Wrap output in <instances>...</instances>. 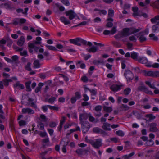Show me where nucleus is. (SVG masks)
I'll return each mask as SVG.
<instances>
[{"label": "nucleus", "instance_id": "nucleus-9", "mask_svg": "<svg viewBox=\"0 0 159 159\" xmlns=\"http://www.w3.org/2000/svg\"><path fill=\"white\" fill-rule=\"evenodd\" d=\"M88 150L82 148L77 149L75 151V152L79 156H81L82 155L84 154L88 155Z\"/></svg>", "mask_w": 159, "mask_h": 159}, {"label": "nucleus", "instance_id": "nucleus-40", "mask_svg": "<svg viewBox=\"0 0 159 159\" xmlns=\"http://www.w3.org/2000/svg\"><path fill=\"white\" fill-rule=\"evenodd\" d=\"M102 129L98 127H95L93 128V131L94 133L100 134Z\"/></svg>", "mask_w": 159, "mask_h": 159}, {"label": "nucleus", "instance_id": "nucleus-19", "mask_svg": "<svg viewBox=\"0 0 159 159\" xmlns=\"http://www.w3.org/2000/svg\"><path fill=\"white\" fill-rule=\"evenodd\" d=\"M14 88H17L20 89H24V85L20 83L19 82H17L14 85Z\"/></svg>", "mask_w": 159, "mask_h": 159}, {"label": "nucleus", "instance_id": "nucleus-50", "mask_svg": "<svg viewBox=\"0 0 159 159\" xmlns=\"http://www.w3.org/2000/svg\"><path fill=\"white\" fill-rule=\"evenodd\" d=\"M120 108H121L122 110L124 111L128 110L129 108V107L128 106L124 104H122L120 107Z\"/></svg>", "mask_w": 159, "mask_h": 159}, {"label": "nucleus", "instance_id": "nucleus-10", "mask_svg": "<svg viewBox=\"0 0 159 159\" xmlns=\"http://www.w3.org/2000/svg\"><path fill=\"white\" fill-rule=\"evenodd\" d=\"M157 123L153 122L149 124V130L151 132H156L158 131V129L157 127Z\"/></svg>", "mask_w": 159, "mask_h": 159}, {"label": "nucleus", "instance_id": "nucleus-1", "mask_svg": "<svg viewBox=\"0 0 159 159\" xmlns=\"http://www.w3.org/2000/svg\"><path fill=\"white\" fill-rule=\"evenodd\" d=\"M140 28L136 29L134 27L125 28L123 29L120 33L115 36L116 39L127 37L130 34H133L139 32L141 30Z\"/></svg>", "mask_w": 159, "mask_h": 159}, {"label": "nucleus", "instance_id": "nucleus-15", "mask_svg": "<svg viewBox=\"0 0 159 159\" xmlns=\"http://www.w3.org/2000/svg\"><path fill=\"white\" fill-rule=\"evenodd\" d=\"M145 66L148 67H152L153 68H159V64L155 63L152 65L150 62H149L147 64L145 65Z\"/></svg>", "mask_w": 159, "mask_h": 159}, {"label": "nucleus", "instance_id": "nucleus-38", "mask_svg": "<svg viewBox=\"0 0 159 159\" xmlns=\"http://www.w3.org/2000/svg\"><path fill=\"white\" fill-rule=\"evenodd\" d=\"M145 83L146 85H148L149 87L153 89H156V87H155L153 84H151V82L148 81H146Z\"/></svg>", "mask_w": 159, "mask_h": 159}, {"label": "nucleus", "instance_id": "nucleus-51", "mask_svg": "<svg viewBox=\"0 0 159 159\" xmlns=\"http://www.w3.org/2000/svg\"><path fill=\"white\" fill-rule=\"evenodd\" d=\"M31 63L30 62H28L27 65L25 66V69L29 71H30L31 70V69L30 67V65H31Z\"/></svg>", "mask_w": 159, "mask_h": 159}, {"label": "nucleus", "instance_id": "nucleus-14", "mask_svg": "<svg viewBox=\"0 0 159 159\" xmlns=\"http://www.w3.org/2000/svg\"><path fill=\"white\" fill-rule=\"evenodd\" d=\"M138 61L140 63L146 65L148 62L147 59L145 57H138Z\"/></svg>", "mask_w": 159, "mask_h": 159}, {"label": "nucleus", "instance_id": "nucleus-28", "mask_svg": "<svg viewBox=\"0 0 159 159\" xmlns=\"http://www.w3.org/2000/svg\"><path fill=\"white\" fill-rule=\"evenodd\" d=\"M33 100L31 98L28 99V104L31 107L36 108L37 107L35 103L33 102Z\"/></svg>", "mask_w": 159, "mask_h": 159}, {"label": "nucleus", "instance_id": "nucleus-46", "mask_svg": "<svg viewBox=\"0 0 159 159\" xmlns=\"http://www.w3.org/2000/svg\"><path fill=\"white\" fill-rule=\"evenodd\" d=\"M139 39L141 42H143L146 40V38L143 35H141L139 38Z\"/></svg>", "mask_w": 159, "mask_h": 159}, {"label": "nucleus", "instance_id": "nucleus-21", "mask_svg": "<svg viewBox=\"0 0 159 159\" xmlns=\"http://www.w3.org/2000/svg\"><path fill=\"white\" fill-rule=\"evenodd\" d=\"M112 108L111 107L104 106L103 107V110L106 112L110 113L112 111Z\"/></svg>", "mask_w": 159, "mask_h": 159}, {"label": "nucleus", "instance_id": "nucleus-4", "mask_svg": "<svg viewBox=\"0 0 159 159\" xmlns=\"http://www.w3.org/2000/svg\"><path fill=\"white\" fill-rule=\"evenodd\" d=\"M137 90L139 91H143L148 94L151 95L153 94L152 92L149 90L143 83H140L139 85L137 88Z\"/></svg>", "mask_w": 159, "mask_h": 159}, {"label": "nucleus", "instance_id": "nucleus-35", "mask_svg": "<svg viewBox=\"0 0 159 159\" xmlns=\"http://www.w3.org/2000/svg\"><path fill=\"white\" fill-rule=\"evenodd\" d=\"M37 127L39 129L41 130H44V125L43 123L41 122H39L37 125Z\"/></svg>", "mask_w": 159, "mask_h": 159}, {"label": "nucleus", "instance_id": "nucleus-52", "mask_svg": "<svg viewBox=\"0 0 159 159\" xmlns=\"http://www.w3.org/2000/svg\"><path fill=\"white\" fill-rule=\"evenodd\" d=\"M131 91V89L129 88H127L124 91V93L126 95H128Z\"/></svg>", "mask_w": 159, "mask_h": 159}, {"label": "nucleus", "instance_id": "nucleus-58", "mask_svg": "<svg viewBox=\"0 0 159 159\" xmlns=\"http://www.w3.org/2000/svg\"><path fill=\"white\" fill-rule=\"evenodd\" d=\"M113 44L114 46L116 48L120 47L121 46L120 43L115 41L113 42Z\"/></svg>", "mask_w": 159, "mask_h": 159}, {"label": "nucleus", "instance_id": "nucleus-2", "mask_svg": "<svg viewBox=\"0 0 159 159\" xmlns=\"http://www.w3.org/2000/svg\"><path fill=\"white\" fill-rule=\"evenodd\" d=\"M102 139H98L95 140L91 139L89 140L88 142L90 143L95 148L98 149L102 146Z\"/></svg>", "mask_w": 159, "mask_h": 159}, {"label": "nucleus", "instance_id": "nucleus-18", "mask_svg": "<svg viewBox=\"0 0 159 159\" xmlns=\"http://www.w3.org/2000/svg\"><path fill=\"white\" fill-rule=\"evenodd\" d=\"M40 44V43H39L38 41H37L36 40L34 41L33 43H29L28 44V46L30 48H34L35 50L36 48H35V44Z\"/></svg>", "mask_w": 159, "mask_h": 159}, {"label": "nucleus", "instance_id": "nucleus-45", "mask_svg": "<svg viewBox=\"0 0 159 159\" xmlns=\"http://www.w3.org/2000/svg\"><path fill=\"white\" fill-rule=\"evenodd\" d=\"M46 47L48 48L49 50H52L53 51H57V50L56 48L53 46L46 45Z\"/></svg>", "mask_w": 159, "mask_h": 159}, {"label": "nucleus", "instance_id": "nucleus-24", "mask_svg": "<svg viewBox=\"0 0 159 159\" xmlns=\"http://www.w3.org/2000/svg\"><path fill=\"white\" fill-rule=\"evenodd\" d=\"M43 85V84L42 83H40L38 85V86L35 89V92L37 93L41 90L42 87Z\"/></svg>", "mask_w": 159, "mask_h": 159}, {"label": "nucleus", "instance_id": "nucleus-17", "mask_svg": "<svg viewBox=\"0 0 159 159\" xmlns=\"http://www.w3.org/2000/svg\"><path fill=\"white\" fill-rule=\"evenodd\" d=\"M25 41V39L23 36H21L17 42V44L19 46L23 45Z\"/></svg>", "mask_w": 159, "mask_h": 159}, {"label": "nucleus", "instance_id": "nucleus-39", "mask_svg": "<svg viewBox=\"0 0 159 159\" xmlns=\"http://www.w3.org/2000/svg\"><path fill=\"white\" fill-rule=\"evenodd\" d=\"M102 109V107L101 105H97L96 106L94 110L96 112H101Z\"/></svg>", "mask_w": 159, "mask_h": 159}, {"label": "nucleus", "instance_id": "nucleus-23", "mask_svg": "<svg viewBox=\"0 0 159 159\" xmlns=\"http://www.w3.org/2000/svg\"><path fill=\"white\" fill-rule=\"evenodd\" d=\"M34 68H39L40 67L41 64L40 63L39 61L38 60H35L34 63Z\"/></svg>", "mask_w": 159, "mask_h": 159}, {"label": "nucleus", "instance_id": "nucleus-32", "mask_svg": "<svg viewBox=\"0 0 159 159\" xmlns=\"http://www.w3.org/2000/svg\"><path fill=\"white\" fill-rule=\"evenodd\" d=\"M3 84L5 86H7L9 84V83L12 81L11 79H5L3 80Z\"/></svg>", "mask_w": 159, "mask_h": 159}, {"label": "nucleus", "instance_id": "nucleus-37", "mask_svg": "<svg viewBox=\"0 0 159 159\" xmlns=\"http://www.w3.org/2000/svg\"><path fill=\"white\" fill-rule=\"evenodd\" d=\"M93 63L94 64L98 65L100 64H104V62L103 60H95L93 61Z\"/></svg>", "mask_w": 159, "mask_h": 159}, {"label": "nucleus", "instance_id": "nucleus-61", "mask_svg": "<svg viewBox=\"0 0 159 159\" xmlns=\"http://www.w3.org/2000/svg\"><path fill=\"white\" fill-rule=\"evenodd\" d=\"M75 97L77 99H80L81 98V95L78 92H76L75 93Z\"/></svg>", "mask_w": 159, "mask_h": 159}, {"label": "nucleus", "instance_id": "nucleus-64", "mask_svg": "<svg viewBox=\"0 0 159 159\" xmlns=\"http://www.w3.org/2000/svg\"><path fill=\"white\" fill-rule=\"evenodd\" d=\"M20 54L21 56H26L28 55L27 51L26 50L23 51V52H20Z\"/></svg>", "mask_w": 159, "mask_h": 159}, {"label": "nucleus", "instance_id": "nucleus-20", "mask_svg": "<svg viewBox=\"0 0 159 159\" xmlns=\"http://www.w3.org/2000/svg\"><path fill=\"white\" fill-rule=\"evenodd\" d=\"M152 31L154 33H156L157 31H159V22L158 24L152 26Z\"/></svg>", "mask_w": 159, "mask_h": 159}, {"label": "nucleus", "instance_id": "nucleus-33", "mask_svg": "<svg viewBox=\"0 0 159 159\" xmlns=\"http://www.w3.org/2000/svg\"><path fill=\"white\" fill-rule=\"evenodd\" d=\"M145 117L149 118V121L154 119L156 118L155 116L152 114H147L145 116Z\"/></svg>", "mask_w": 159, "mask_h": 159}, {"label": "nucleus", "instance_id": "nucleus-26", "mask_svg": "<svg viewBox=\"0 0 159 159\" xmlns=\"http://www.w3.org/2000/svg\"><path fill=\"white\" fill-rule=\"evenodd\" d=\"M88 118L89 121L92 122H96L95 118L90 113H89Z\"/></svg>", "mask_w": 159, "mask_h": 159}, {"label": "nucleus", "instance_id": "nucleus-53", "mask_svg": "<svg viewBox=\"0 0 159 159\" xmlns=\"http://www.w3.org/2000/svg\"><path fill=\"white\" fill-rule=\"evenodd\" d=\"M38 134L42 137H44L47 135V134L46 132H39Z\"/></svg>", "mask_w": 159, "mask_h": 159}, {"label": "nucleus", "instance_id": "nucleus-8", "mask_svg": "<svg viewBox=\"0 0 159 159\" xmlns=\"http://www.w3.org/2000/svg\"><path fill=\"white\" fill-rule=\"evenodd\" d=\"M65 13L66 16H69V19L70 20H72L77 16V15L72 10L67 11Z\"/></svg>", "mask_w": 159, "mask_h": 159}, {"label": "nucleus", "instance_id": "nucleus-30", "mask_svg": "<svg viewBox=\"0 0 159 159\" xmlns=\"http://www.w3.org/2000/svg\"><path fill=\"white\" fill-rule=\"evenodd\" d=\"M135 154L134 152H132L128 155H126L123 156L122 157L124 159H129Z\"/></svg>", "mask_w": 159, "mask_h": 159}, {"label": "nucleus", "instance_id": "nucleus-25", "mask_svg": "<svg viewBox=\"0 0 159 159\" xmlns=\"http://www.w3.org/2000/svg\"><path fill=\"white\" fill-rule=\"evenodd\" d=\"M131 57L133 59L138 61V53L134 52H131Z\"/></svg>", "mask_w": 159, "mask_h": 159}, {"label": "nucleus", "instance_id": "nucleus-11", "mask_svg": "<svg viewBox=\"0 0 159 159\" xmlns=\"http://www.w3.org/2000/svg\"><path fill=\"white\" fill-rule=\"evenodd\" d=\"M22 112L23 114H33L34 113V112L33 110L29 108H26L22 109Z\"/></svg>", "mask_w": 159, "mask_h": 159}, {"label": "nucleus", "instance_id": "nucleus-22", "mask_svg": "<svg viewBox=\"0 0 159 159\" xmlns=\"http://www.w3.org/2000/svg\"><path fill=\"white\" fill-rule=\"evenodd\" d=\"M60 20L65 25H68L70 23V21L68 20H67L65 17H61L60 18Z\"/></svg>", "mask_w": 159, "mask_h": 159}, {"label": "nucleus", "instance_id": "nucleus-29", "mask_svg": "<svg viewBox=\"0 0 159 159\" xmlns=\"http://www.w3.org/2000/svg\"><path fill=\"white\" fill-rule=\"evenodd\" d=\"M158 20H159V15H157L150 19L151 22L153 24L157 23Z\"/></svg>", "mask_w": 159, "mask_h": 159}, {"label": "nucleus", "instance_id": "nucleus-57", "mask_svg": "<svg viewBox=\"0 0 159 159\" xmlns=\"http://www.w3.org/2000/svg\"><path fill=\"white\" fill-rule=\"evenodd\" d=\"M26 21V20L24 18H19L20 25H22V24L25 23Z\"/></svg>", "mask_w": 159, "mask_h": 159}, {"label": "nucleus", "instance_id": "nucleus-60", "mask_svg": "<svg viewBox=\"0 0 159 159\" xmlns=\"http://www.w3.org/2000/svg\"><path fill=\"white\" fill-rule=\"evenodd\" d=\"M19 124L20 126H24L26 125V121L24 120H21L19 121Z\"/></svg>", "mask_w": 159, "mask_h": 159}, {"label": "nucleus", "instance_id": "nucleus-48", "mask_svg": "<svg viewBox=\"0 0 159 159\" xmlns=\"http://www.w3.org/2000/svg\"><path fill=\"white\" fill-rule=\"evenodd\" d=\"M48 107L50 109L58 111L59 110V108L57 106H48Z\"/></svg>", "mask_w": 159, "mask_h": 159}, {"label": "nucleus", "instance_id": "nucleus-13", "mask_svg": "<svg viewBox=\"0 0 159 159\" xmlns=\"http://www.w3.org/2000/svg\"><path fill=\"white\" fill-rule=\"evenodd\" d=\"M70 43L78 46H80L81 44L80 43V38H77L75 39H70L69 40Z\"/></svg>", "mask_w": 159, "mask_h": 159}, {"label": "nucleus", "instance_id": "nucleus-43", "mask_svg": "<svg viewBox=\"0 0 159 159\" xmlns=\"http://www.w3.org/2000/svg\"><path fill=\"white\" fill-rule=\"evenodd\" d=\"M149 37L150 38H152V39L155 41H157L158 39V37L155 36V34H151L149 35Z\"/></svg>", "mask_w": 159, "mask_h": 159}, {"label": "nucleus", "instance_id": "nucleus-16", "mask_svg": "<svg viewBox=\"0 0 159 159\" xmlns=\"http://www.w3.org/2000/svg\"><path fill=\"white\" fill-rule=\"evenodd\" d=\"M111 125L110 124L106 122L103 123V125L102 126V128L105 130H111V129L110 127Z\"/></svg>", "mask_w": 159, "mask_h": 159}, {"label": "nucleus", "instance_id": "nucleus-34", "mask_svg": "<svg viewBox=\"0 0 159 159\" xmlns=\"http://www.w3.org/2000/svg\"><path fill=\"white\" fill-rule=\"evenodd\" d=\"M12 24L15 25H20L19 18H15L12 21Z\"/></svg>", "mask_w": 159, "mask_h": 159}, {"label": "nucleus", "instance_id": "nucleus-54", "mask_svg": "<svg viewBox=\"0 0 159 159\" xmlns=\"http://www.w3.org/2000/svg\"><path fill=\"white\" fill-rule=\"evenodd\" d=\"M100 134H101L103 137L109 135L108 133L102 129H101Z\"/></svg>", "mask_w": 159, "mask_h": 159}, {"label": "nucleus", "instance_id": "nucleus-3", "mask_svg": "<svg viewBox=\"0 0 159 159\" xmlns=\"http://www.w3.org/2000/svg\"><path fill=\"white\" fill-rule=\"evenodd\" d=\"M143 75L145 76H150L153 78H157L159 77V71H147L143 70Z\"/></svg>", "mask_w": 159, "mask_h": 159}, {"label": "nucleus", "instance_id": "nucleus-36", "mask_svg": "<svg viewBox=\"0 0 159 159\" xmlns=\"http://www.w3.org/2000/svg\"><path fill=\"white\" fill-rule=\"evenodd\" d=\"M114 11L112 9H110L108 11V15L109 17H112L114 15Z\"/></svg>", "mask_w": 159, "mask_h": 159}, {"label": "nucleus", "instance_id": "nucleus-59", "mask_svg": "<svg viewBox=\"0 0 159 159\" xmlns=\"http://www.w3.org/2000/svg\"><path fill=\"white\" fill-rule=\"evenodd\" d=\"M4 7L6 9H11L12 7L10 6V5L8 3H6L3 4Z\"/></svg>", "mask_w": 159, "mask_h": 159}, {"label": "nucleus", "instance_id": "nucleus-47", "mask_svg": "<svg viewBox=\"0 0 159 159\" xmlns=\"http://www.w3.org/2000/svg\"><path fill=\"white\" fill-rule=\"evenodd\" d=\"M146 144L148 146H152L153 145L154 142L152 140L150 139L146 142Z\"/></svg>", "mask_w": 159, "mask_h": 159}, {"label": "nucleus", "instance_id": "nucleus-31", "mask_svg": "<svg viewBox=\"0 0 159 159\" xmlns=\"http://www.w3.org/2000/svg\"><path fill=\"white\" fill-rule=\"evenodd\" d=\"M31 84V81H28L25 83L26 90L30 92L31 90V89L30 87Z\"/></svg>", "mask_w": 159, "mask_h": 159}, {"label": "nucleus", "instance_id": "nucleus-42", "mask_svg": "<svg viewBox=\"0 0 159 159\" xmlns=\"http://www.w3.org/2000/svg\"><path fill=\"white\" fill-rule=\"evenodd\" d=\"M80 64V67L82 69H84L85 67V65L84 63H82V61H78L77 63V64Z\"/></svg>", "mask_w": 159, "mask_h": 159}, {"label": "nucleus", "instance_id": "nucleus-27", "mask_svg": "<svg viewBox=\"0 0 159 159\" xmlns=\"http://www.w3.org/2000/svg\"><path fill=\"white\" fill-rule=\"evenodd\" d=\"M87 50L89 52L95 53L98 50V47L95 46H93L90 49H87Z\"/></svg>", "mask_w": 159, "mask_h": 159}, {"label": "nucleus", "instance_id": "nucleus-41", "mask_svg": "<svg viewBox=\"0 0 159 159\" xmlns=\"http://www.w3.org/2000/svg\"><path fill=\"white\" fill-rule=\"evenodd\" d=\"M69 143V141L66 139H63L61 141V143H62L63 146H66L68 145Z\"/></svg>", "mask_w": 159, "mask_h": 159}, {"label": "nucleus", "instance_id": "nucleus-62", "mask_svg": "<svg viewBox=\"0 0 159 159\" xmlns=\"http://www.w3.org/2000/svg\"><path fill=\"white\" fill-rule=\"evenodd\" d=\"M11 58L12 59V62L13 61L15 62L18 60V57L16 55H14L11 57Z\"/></svg>", "mask_w": 159, "mask_h": 159}, {"label": "nucleus", "instance_id": "nucleus-7", "mask_svg": "<svg viewBox=\"0 0 159 159\" xmlns=\"http://www.w3.org/2000/svg\"><path fill=\"white\" fill-rule=\"evenodd\" d=\"M89 113L84 112L80 114V123L88 121H87L88 118Z\"/></svg>", "mask_w": 159, "mask_h": 159}, {"label": "nucleus", "instance_id": "nucleus-5", "mask_svg": "<svg viewBox=\"0 0 159 159\" xmlns=\"http://www.w3.org/2000/svg\"><path fill=\"white\" fill-rule=\"evenodd\" d=\"M81 124L82 131L83 133L87 132L90 128L89 123L88 121L80 123Z\"/></svg>", "mask_w": 159, "mask_h": 159}, {"label": "nucleus", "instance_id": "nucleus-12", "mask_svg": "<svg viewBox=\"0 0 159 159\" xmlns=\"http://www.w3.org/2000/svg\"><path fill=\"white\" fill-rule=\"evenodd\" d=\"M123 86V85H117L114 84L111 87L110 89L112 91L116 92L121 89V87Z\"/></svg>", "mask_w": 159, "mask_h": 159}, {"label": "nucleus", "instance_id": "nucleus-44", "mask_svg": "<svg viewBox=\"0 0 159 159\" xmlns=\"http://www.w3.org/2000/svg\"><path fill=\"white\" fill-rule=\"evenodd\" d=\"M55 99L56 98L54 97H53L45 100V101L49 103H52L54 102Z\"/></svg>", "mask_w": 159, "mask_h": 159}, {"label": "nucleus", "instance_id": "nucleus-6", "mask_svg": "<svg viewBox=\"0 0 159 159\" xmlns=\"http://www.w3.org/2000/svg\"><path fill=\"white\" fill-rule=\"evenodd\" d=\"M124 75L127 81H129L134 78L133 74L129 70H126L124 73Z\"/></svg>", "mask_w": 159, "mask_h": 159}, {"label": "nucleus", "instance_id": "nucleus-63", "mask_svg": "<svg viewBox=\"0 0 159 159\" xmlns=\"http://www.w3.org/2000/svg\"><path fill=\"white\" fill-rule=\"evenodd\" d=\"M48 106H49V105H44V106H43L41 108L44 112H46L47 111L48 107Z\"/></svg>", "mask_w": 159, "mask_h": 159}, {"label": "nucleus", "instance_id": "nucleus-49", "mask_svg": "<svg viewBox=\"0 0 159 159\" xmlns=\"http://www.w3.org/2000/svg\"><path fill=\"white\" fill-rule=\"evenodd\" d=\"M116 134L117 135L121 136H123L124 135V133L122 131L120 130L116 131Z\"/></svg>", "mask_w": 159, "mask_h": 159}, {"label": "nucleus", "instance_id": "nucleus-56", "mask_svg": "<svg viewBox=\"0 0 159 159\" xmlns=\"http://www.w3.org/2000/svg\"><path fill=\"white\" fill-rule=\"evenodd\" d=\"M40 117L43 121L46 122L47 121V119L46 118V116L44 115L41 114Z\"/></svg>", "mask_w": 159, "mask_h": 159}, {"label": "nucleus", "instance_id": "nucleus-55", "mask_svg": "<svg viewBox=\"0 0 159 159\" xmlns=\"http://www.w3.org/2000/svg\"><path fill=\"white\" fill-rule=\"evenodd\" d=\"M61 2L62 3L67 6H68L70 5V3L68 0H61Z\"/></svg>", "mask_w": 159, "mask_h": 159}]
</instances>
